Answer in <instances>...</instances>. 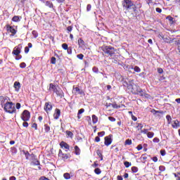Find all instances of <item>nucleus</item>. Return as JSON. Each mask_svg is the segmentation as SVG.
Wrapping results in <instances>:
<instances>
[{
	"mask_svg": "<svg viewBox=\"0 0 180 180\" xmlns=\"http://www.w3.org/2000/svg\"><path fill=\"white\" fill-rule=\"evenodd\" d=\"M128 89H130L131 92L134 95H140L141 96L148 98V94L143 92V90L134 84L128 85Z\"/></svg>",
	"mask_w": 180,
	"mask_h": 180,
	"instance_id": "1",
	"label": "nucleus"
},
{
	"mask_svg": "<svg viewBox=\"0 0 180 180\" xmlns=\"http://www.w3.org/2000/svg\"><path fill=\"white\" fill-rule=\"evenodd\" d=\"M122 5L123 7L128 11H133V12H136V11H137V7L136 6V4L130 0H124Z\"/></svg>",
	"mask_w": 180,
	"mask_h": 180,
	"instance_id": "2",
	"label": "nucleus"
},
{
	"mask_svg": "<svg viewBox=\"0 0 180 180\" xmlns=\"http://www.w3.org/2000/svg\"><path fill=\"white\" fill-rule=\"evenodd\" d=\"M4 110L7 112V113H16V108H15V104L12 102H9L5 104Z\"/></svg>",
	"mask_w": 180,
	"mask_h": 180,
	"instance_id": "3",
	"label": "nucleus"
},
{
	"mask_svg": "<svg viewBox=\"0 0 180 180\" xmlns=\"http://www.w3.org/2000/svg\"><path fill=\"white\" fill-rule=\"evenodd\" d=\"M101 49L103 51V53H105V54H107V56H110V57H112V56H113V54H115V48H113L110 46H102Z\"/></svg>",
	"mask_w": 180,
	"mask_h": 180,
	"instance_id": "4",
	"label": "nucleus"
},
{
	"mask_svg": "<svg viewBox=\"0 0 180 180\" xmlns=\"http://www.w3.org/2000/svg\"><path fill=\"white\" fill-rule=\"evenodd\" d=\"M21 119L23 122H28V120H30V112L27 110H25L21 115Z\"/></svg>",
	"mask_w": 180,
	"mask_h": 180,
	"instance_id": "5",
	"label": "nucleus"
},
{
	"mask_svg": "<svg viewBox=\"0 0 180 180\" xmlns=\"http://www.w3.org/2000/svg\"><path fill=\"white\" fill-rule=\"evenodd\" d=\"M58 157L63 161H65V160H68L70 158V155H68L67 153H63V150H59Z\"/></svg>",
	"mask_w": 180,
	"mask_h": 180,
	"instance_id": "6",
	"label": "nucleus"
},
{
	"mask_svg": "<svg viewBox=\"0 0 180 180\" xmlns=\"http://www.w3.org/2000/svg\"><path fill=\"white\" fill-rule=\"evenodd\" d=\"M22 50V45L19 44L18 46H15L12 52L13 56H19L20 54V51Z\"/></svg>",
	"mask_w": 180,
	"mask_h": 180,
	"instance_id": "7",
	"label": "nucleus"
},
{
	"mask_svg": "<svg viewBox=\"0 0 180 180\" xmlns=\"http://www.w3.org/2000/svg\"><path fill=\"white\" fill-rule=\"evenodd\" d=\"M6 27L7 32H9V33H11V36H14L16 34L17 31H16V30H15V28H13V27L9 25H6Z\"/></svg>",
	"mask_w": 180,
	"mask_h": 180,
	"instance_id": "8",
	"label": "nucleus"
},
{
	"mask_svg": "<svg viewBox=\"0 0 180 180\" xmlns=\"http://www.w3.org/2000/svg\"><path fill=\"white\" fill-rule=\"evenodd\" d=\"M0 103L1 106H5L6 103H9V98L8 96H0Z\"/></svg>",
	"mask_w": 180,
	"mask_h": 180,
	"instance_id": "9",
	"label": "nucleus"
},
{
	"mask_svg": "<svg viewBox=\"0 0 180 180\" xmlns=\"http://www.w3.org/2000/svg\"><path fill=\"white\" fill-rule=\"evenodd\" d=\"M72 94H74V95H76V96L82 95V94H84V91L78 87L73 86Z\"/></svg>",
	"mask_w": 180,
	"mask_h": 180,
	"instance_id": "10",
	"label": "nucleus"
},
{
	"mask_svg": "<svg viewBox=\"0 0 180 180\" xmlns=\"http://www.w3.org/2000/svg\"><path fill=\"white\" fill-rule=\"evenodd\" d=\"M53 109V105H51V103H46L44 105V110L46 112H50Z\"/></svg>",
	"mask_w": 180,
	"mask_h": 180,
	"instance_id": "11",
	"label": "nucleus"
},
{
	"mask_svg": "<svg viewBox=\"0 0 180 180\" xmlns=\"http://www.w3.org/2000/svg\"><path fill=\"white\" fill-rule=\"evenodd\" d=\"M54 93L60 98H63V96H64V92L60 89H56Z\"/></svg>",
	"mask_w": 180,
	"mask_h": 180,
	"instance_id": "12",
	"label": "nucleus"
},
{
	"mask_svg": "<svg viewBox=\"0 0 180 180\" xmlns=\"http://www.w3.org/2000/svg\"><path fill=\"white\" fill-rule=\"evenodd\" d=\"M60 115H61V111L60 110V109H56L55 113L53 114L54 119L57 120V119H58Z\"/></svg>",
	"mask_w": 180,
	"mask_h": 180,
	"instance_id": "13",
	"label": "nucleus"
},
{
	"mask_svg": "<svg viewBox=\"0 0 180 180\" xmlns=\"http://www.w3.org/2000/svg\"><path fill=\"white\" fill-rule=\"evenodd\" d=\"M105 146H110L112 144V139H110L109 136L105 137Z\"/></svg>",
	"mask_w": 180,
	"mask_h": 180,
	"instance_id": "14",
	"label": "nucleus"
},
{
	"mask_svg": "<svg viewBox=\"0 0 180 180\" xmlns=\"http://www.w3.org/2000/svg\"><path fill=\"white\" fill-rule=\"evenodd\" d=\"M60 146L61 148H65V150H70V145H68V143L64 141L60 142Z\"/></svg>",
	"mask_w": 180,
	"mask_h": 180,
	"instance_id": "15",
	"label": "nucleus"
},
{
	"mask_svg": "<svg viewBox=\"0 0 180 180\" xmlns=\"http://www.w3.org/2000/svg\"><path fill=\"white\" fill-rule=\"evenodd\" d=\"M172 126L174 129H178V127L180 126L179 121H178V120H174L172 122Z\"/></svg>",
	"mask_w": 180,
	"mask_h": 180,
	"instance_id": "16",
	"label": "nucleus"
},
{
	"mask_svg": "<svg viewBox=\"0 0 180 180\" xmlns=\"http://www.w3.org/2000/svg\"><path fill=\"white\" fill-rule=\"evenodd\" d=\"M14 88L17 92H19V90L20 89V83L19 82H15Z\"/></svg>",
	"mask_w": 180,
	"mask_h": 180,
	"instance_id": "17",
	"label": "nucleus"
},
{
	"mask_svg": "<svg viewBox=\"0 0 180 180\" xmlns=\"http://www.w3.org/2000/svg\"><path fill=\"white\" fill-rule=\"evenodd\" d=\"M45 5L46 6H48V8H54V5H53V3L50 1H46L45 2Z\"/></svg>",
	"mask_w": 180,
	"mask_h": 180,
	"instance_id": "18",
	"label": "nucleus"
},
{
	"mask_svg": "<svg viewBox=\"0 0 180 180\" xmlns=\"http://www.w3.org/2000/svg\"><path fill=\"white\" fill-rule=\"evenodd\" d=\"M57 86H56V85H53L52 83L49 84V91H53V92H55Z\"/></svg>",
	"mask_w": 180,
	"mask_h": 180,
	"instance_id": "19",
	"label": "nucleus"
},
{
	"mask_svg": "<svg viewBox=\"0 0 180 180\" xmlns=\"http://www.w3.org/2000/svg\"><path fill=\"white\" fill-rule=\"evenodd\" d=\"M75 153L76 155H79L81 154V149L77 146H75Z\"/></svg>",
	"mask_w": 180,
	"mask_h": 180,
	"instance_id": "20",
	"label": "nucleus"
},
{
	"mask_svg": "<svg viewBox=\"0 0 180 180\" xmlns=\"http://www.w3.org/2000/svg\"><path fill=\"white\" fill-rule=\"evenodd\" d=\"M92 122H93L94 124L98 123V117H96V115H92Z\"/></svg>",
	"mask_w": 180,
	"mask_h": 180,
	"instance_id": "21",
	"label": "nucleus"
},
{
	"mask_svg": "<svg viewBox=\"0 0 180 180\" xmlns=\"http://www.w3.org/2000/svg\"><path fill=\"white\" fill-rule=\"evenodd\" d=\"M13 22H20V18H19L18 15H15L13 18H12Z\"/></svg>",
	"mask_w": 180,
	"mask_h": 180,
	"instance_id": "22",
	"label": "nucleus"
},
{
	"mask_svg": "<svg viewBox=\"0 0 180 180\" xmlns=\"http://www.w3.org/2000/svg\"><path fill=\"white\" fill-rule=\"evenodd\" d=\"M78 44L79 46V47H82V46H84V40H82V39H79Z\"/></svg>",
	"mask_w": 180,
	"mask_h": 180,
	"instance_id": "23",
	"label": "nucleus"
},
{
	"mask_svg": "<svg viewBox=\"0 0 180 180\" xmlns=\"http://www.w3.org/2000/svg\"><path fill=\"white\" fill-rule=\"evenodd\" d=\"M147 137L148 139H153V137H154V132H148Z\"/></svg>",
	"mask_w": 180,
	"mask_h": 180,
	"instance_id": "24",
	"label": "nucleus"
},
{
	"mask_svg": "<svg viewBox=\"0 0 180 180\" xmlns=\"http://www.w3.org/2000/svg\"><path fill=\"white\" fill-rule=\"evenodd\" d=\"M110 105L113 107L114 109H119L121 108L120 105H117V104H116V103H111V104H110Z\"/></svg>",
	"mask_w": 180,
	"mask_h": 180,
	"instance_id": "25",
	"label": "nucleus"
},
{
	"mask_svg": "<svg viewBox=\"0 0 180 180\" xmlns=\"http://www.w3.org/2000/svg\"><path fill=\"white\" fill-rule=\"evenodd\" d=\"M94 172H95V174H96L97 175H99V174H101V173L102 172V171H101V169H99V168H96V169H94Z\"/></svg>",
	"mask_w": 180,
	"mask_h": 180,
	"instance_id": "26",
	"label": "nucleus"
},
{
	"mask_svg": "<svg viewBox=\"0 0 180 180\" xmlns=\"http://www.w3.org/2000/svg\"><path fill=\"white\" fill-rule=\"evenodd\" d=\"M174 44H176V46H177V49L180 52V41H175Z\"/></svg>",
	"mask_w": 180,
	"mask_h": 180,
	"instance_id": "27",
	"label": "nucleus"
},
{
	"mask_svg": "<svg viewBox=\"0 0 180 180\" xmlns=\"http://www.w3.org/2000/svg\"><path fill=\"white\" fill-rule=\"evenodd\" d=\"M23 153L25 155L26 160H29V157H30V153H29L28 151H23Z\"/></svg>",
	"mask_w": 180,
	"mask_h": 180,
	"instance_id": "28",
	"label": "nucleus"
},
{
	"mask_svg": "<svg viewBox=\"0 0 180 180\" xmlns=\"http://www.w3.org/2000/svg\"><path fill=\"white\" fill-rule=\"evenodd\" d=\"M131 171H132V172L136 174V172H139V168L137 167H131Z\"/></svg>",
	"mask_w": 180,
	"mask_h": 180,
	"instance_id": "29",
	"label": "nucleus"
},
{
	"mask_svg": "<svg viewBox=\"0 0 180 180\" xmlns=\"http://www.w3.org/2000/svg\"><path fill=\"white\" fill-rule=\"evenodd\" d=\"M124 165H125L126 168H129V167H131V162H124Z\"/></svg>",
	"mask_w": 180,
	"mask_h": 180,
	"instance_id": "30",
	"label": "nucleus"
},
{
	"mask_svg": "<svg viewBox=\"0 0 180 180\" xmlns=\"http://www.w3.org/2000/svg\"><path fill=\"white\" fill-rule=\"evenodd\" d=\"M44 130L46 133H49L50 131V127H49V125L47 124L44 125Z\"/></svg>",
	"mask_w": 180,
	"mask_h": 180,
	"instance_id": "31",
	"label": "nucleus"
},
{
	"mask_svg": "<svg viewBox=\"0 0 180 180\" xmlns=\"http://www.w3.org/2000/svg\"><path fill=\"white\" fill-rule=\"evenodd\" d=\"M66 134H67L68 137H72V136H74L72 132L70 131H66Z\"/></svg>",
	"mask_w": 180,
	"mask_h": 180,
	"instance_id": "32",
	"label": "nucleus"
},
{
	"mask_svg": "<svg viewBox=\"0 0 180 180\" xmlns=\"http://www.w3.org/2000/svg\"><path fill=\"white\" fill-rule=\"evenodd\" d=\"M148 133V129H144L141 130V134H147Z\"/></svg>",
	"mask_w": 180,
	"mask_h": 180,
	"instance_id": "33",
	"label": "nucleus"
},
{
	"mask_svg": "<svg viewBox=\"0 0 180 180\" xmlns=\"http://www.w3.org/2000/svg\"><path fill=\"white\" fill-rule=\"evenodd\" d=\"M63 176H64L65 179H70V178H71V176H70V174H68V173H65L63 174Z\"/></svg>",
	"mask_w": 180,
	"mask_h": 180,
	"instance_id": "34",
	"label": "nucleus"
},
{
	"mask_svg": "<svg viewBox=\"0 0 180 180\" xmlns=\"http://www.w3.org/2000/svg\"><path fill=\"white\" fill-rule=\"evenodd\" d=\"M166 19H167V20H169V22H172V23H174V18L171 17V15H168Z\"/></svg>",
	"mask_w": 180,
	"mask_h": 180,
	"instance_id": "35",
	"label": "nucleus"
},
{
	"mask_svg": "<svg viewBox=\"0 0 180 180\" xmlns=\"http://www.w3.org/2000/svg\"><path fill=\"white\" fill-rule=\"evenodd\" d=\"M125 144H126L127 146H131V139H127V140L125 141Z\"/></svg>",
	"mask_w": 180,
	"mask_h": 180,
	"instance_id": "36",
	"label": "nucleus"
},
{
	"mask_svg": "<svg viewBox=\"0 0 180 180\" xmlns=\"http://www.w3.org/2000/svg\"><path fill=\"white\" fill-rule=\"evenodd\" d=\"M134 70L136 72H140L141 71V69H140L139 66H135Z\"/></svg>",
	"mask_w": 180,
	"mask_h": 180,
	"instance_id": "37",
	"label": "nucleus"
},
{
	"mask_svg": "<svg viewBox=\"0 0 180 180\" xmlns=\"http://www.w3.org/2000/svg\"><path fill=\"white\" fill-rule=\"evenodd\" d=\"M62 48L63 49V50H68V45L67 44H63Z\"/></svg>",
	"mask_w": 180,
	"mask_h": 180,
	"instance_id": "38",
	"label": "nucleus"
},
{
	"mask_svg": "<svg viewBox=\"0 0 180 180\" xmlns=\"http://www.w3.org/2000/svg\"><path fill=\"white\" fill-rule=\"evenodd\" d=\"M136 127L138 130H143V124L141 123L138 124V126Z\"/></svg>",
	"mask_w": 180,
	"mask_h": 180,
	"instance_id": "39",
	"label": "nucleus"
},
{
	"mask_svg": "<svg viewBox=\"0 0 180 180\" xmlns=\"http://www.w3.org/2000/svg\"><path fill=\"white\" fill-rule=\"evenodd\" d=\"M77 58H79V60H83L84 59V55L82 53L78 54L77 56Z\"/></svg>",
	"mask_w": 180,
	"mask_h": 180,
	"instance_id": "40",
	"label": "nucleus"
},
{
	"mask_svg": "<svg viewBox=\"0 0 180 180\" xmlns=\"http://www.w3.org/2000/svg\"><path fill=\"white\" fill-rule=\"evenodd\" d=\"M56 59L55 57H52L51 59V64H56Z\"/></svg>",
	"mask_w": 180,
	"mask_h": 180,
	"instance_id": "41",
	"label": "nucleus"
},
{
	"mask_svg": "<svg viewBox=\"0 0 180 180\" xmlns=\"http://www.w3.org/2000/svg\"><path fill=\"white\" fill-rule=\"evenodd\" d=\"M84 112H85V109L81 108L80 110H79L77 115H82Z\"/></svg>",
	"mask_w": 180,
	"mask_h": 180,
	"instance_id": "42",
	"label": "nucleus"
},
{
	"mask_svg": "<svg viewBox=\"0 0 180 180\" xmlns=\"http://www.w3.org/2000/svg\"><path fill=\"white\" fill-rule=\"evenodd\" d=\"M92 71H93L94 72H96V73L97 74V72H98V71H99V69H98V68H96V67H94V68H92Z\"/></svg>",
	"mask_w": 180,
	"mask_h": 180,
	"instance_id": "43",
	"label": "nucleus"
},
{
	"mask_svg": "<svg viewBox=\"0 0 180 180\" xmlns=\"http://www.w3.org/2000/svg\"><path fill=\"white\" fill-rule=\"evenodd\" d=\"M91 8H92V6L91 4H88L87 6H86L87 12H89Z\"/></svg>",
	"mask_w": 180,
	"mask_h": 180,
	"instance_id": "44",
	"label": "nucleus"
},
{
	"mask_svg": "<svg viewBox=\"0 0 180 180\" xmlns=\"http://www.w3.org/2000/svg\"><path fill=\"white\" fill-rule=\"evenodd\" d=\"M108 120H110V122H116V118L113 117H108Z\"/></svg>",
	"mask_w": 180,
	"mask_h": 180,
	"instance_id": "45",
	"label": "nucleus"
},
{
	"mask_svg": "<svg viewBox=\"0 0 180 180\" xmlns=\"http://www.w3.org/2000/svg\"><path fill=\"white\" fill-rule=\"evenodd\" d=\"M98 136H99V137H103V136H105V131L98 132Z\"/></svg>",
	"mask_w": 180,
	"mask_h": 180,
	"instance_id": "46",
	"label": "nucleus"
},
{
	"mask_svg": "<svg viewBox=\"0 0 180 180\" xmlns=\"http://www.w3.org/2000/svg\"><path fill=\"white\" fill-rule=\"evenodd\" d=\"M20 68H26V63H21L20 64Z\"/></svg>",
	"mask_w": 180,
	"mask_h": 180,
	"instance_id": "47",
	"label": "nucleus"
},
{
	"mask_svg": "<svg viewBox=\"0 0 180 180\" xmlns=\"http://www.w3.org/2000/svg\"><path fill=\"white\" fill-rule=\"evenodd\" d=\"M160 154L162 157H164V155H165V154H167V152H165V150H161Z\"/></svg>",
	"mask_w": 180,
	"mask_h": 180,
	"instance_id": "48",
	"label": "nucleus"
},
{
	"mask_svg": "<svg viewBox=\"0 0 180 180\" xmlns=\"http://www.w3.org/2000/svg\"><path fill=\"white\" fill-rule=\"evenodd\" d=\"M22 126L24 127H29V123H27L26 121H24V122L22 123Z\"/></svg>",
	"mask_w": 180,
	"mask_h": 180,
	"instance_id": "49",
	"label": "nucleus"
},
{
	"mask_svg": "<svg viewBox=\"0 0 180 180\" xmlns=\"http://www.w3.org/2000/svg\"><path fill=\"white\" fill-rule=\"evenodd\" d=\"M32 34H33V36H34V37H37L39 35L37 34V32H36V31H32Z\"/></svg>",
	"mask_w": 180,
	"mask_h": 180,
	"instance_id": "50",
	"label": "nucleus"
},
{
	"mask_svg": "<svg viewBox=\"0 0 180 180\" xmlns=\"http://www.w3.org/2000/svg\"><path fill=\"white\" fill-rule=\"evenodd\" d=\"M153 141V143H160V139L154 138Z\"/></svg>",
	"mask_w": 180,
	"mask_h": 180,
	"instance_id": "51",
	"label": "nucleus"
},
{
	"mask_svg": "<svg viewBox=\"0 0 180 180\" xmlns=\"http://www.w3.org/2000/svg\"><path fill=\"white\" fill-rule=\"evenodd\" d=\"M32 129H35V130H37V124L34 123L32 125Z\"/></svg>",
	"mask_w": 180,
	"mask_h": 180,
	"instance_id": "52",
	"label": "nucleus"
},
{
	"mask_svg": "<svg viewBox=\"0 0 180 180\" xmlns=\"http://www.w3.org/2000/svg\"><path fill=\"white\" fill-rule=\"evenodd\" d=\"M95 141L96 143H99V141H101V138L99 136H96Z\"/></svg>",
	"mask_w": 180,
	"mask_h": 180,
	"instance_id": "53",
	"label": "nucleus"
},
{
	"mask_svg": "<svg viewBox=\"0 0 180 180\" xmlns=\"http://www.w3.org/2000/svg\"><path fill=\"white\" fill-rule=\"evenodd\" d=\"M15 60H20L22 58V56L20 54L15 55Z\"/></svg>",
	"mask_w": 180,
	"mask_h": 180,
	"instance_id": "54",
	"label": "nucleus"
},
{
	"mask_svg": "<svg viewBox=\"0 0 180 180\" xmlns=\"http://www.w3.org/2000/svg\"><path fill=\"white\" fill-rule=\"evenodd\" d=\"M159 169L160 171L164 172L165 170V167L164 166H160Z\"/></svg>",
	"mask_w": 180,
	"mask_h": 180,
	"instance_id": "55",
	"label": "nucleus"
},
{
	"mask_svg": "<svg viewBox=\"0 0 180 180\" xmlns=\"http://www.w3.org/2000/svg\"><path fill=\"white\" fill-rule=\"evenodd\" d=\"M138 151H140V150H143V146L141 145H139L137 147H136Z\"/></svg>",
	"mask_w": 180,
	"mask_h": 180,
	"instance_id": "56",
	"label": "nucleus"
},
{
	"mask_svg": "<svg viewBox=\"0 0 180 180\" xmlns=\"http://www.w3.org/2000/svg\"><path fill=\"white\" fill-rule=\"evenodd\" d=\"M68 32H72V26H68L67 27Z\"/></svg>",
	"mask_w": 180,
	"mask_h": 180,
	"instance_id": "57",
	"label": "nucleus"
},
{
	"mask_svg": "<svg viewBox=\"0 0 180 180\" xmlns=\"http://www.w3.org/2000/svg\"><path fill=\"white\" fill-rule=\"evenodd\" d=\"M166 119H167V122H171V120H172V118H171L170 115H167Z\"/></svg>",
	"mask_w": 180,
	"mask_h": 180,
	"instance_id": "58",
	"label": "nucleus"
},
{
	"mask_svg": "<svg viewBox=\"0 0 180 180\" xmlns=\"http://www.w3.org/2000/svg\"><path fill=\"white\" fill-rule=\"evenodd\" d=\"M156 12H158V13H161V12H162V10L160 8H156Z\"/></svg>",
	"mask_w": 180,
	"mask_h": 180,
	"instance_id": "59",
	"label": "nucleus"
},
{
	"mask_svg": "<svg viewBox=\"0 0 180 180\" xmlns=\"http://www.w3.org/2000/svg\"><path fill=\"white\" fill-rule=\"evenodd\" d=\"M163 72H164V71L162 70V68H158V72L159 74H162Z\"/></svg>",
	"mask_w": 180,
	"mask_h": 180,
	"instance_id": "60",
	"label": "nucleus"
},
{
	"mask_svg": "<svg viewBox=\"0 0 180 180\" xmlns=\"http://www.w3.org/2000/svg\"><path fill=\"white\" fill-rule=\"evenodd\" d=\"M152 160H153V161L154 162H157V161H158V158H157V157H153V158H152Z\"/></svg>",
	"mask_w": 180,
	"mask_h": 180,
	"instance_id": "61",
	"label": "nucleus"
},
{
	"mask_svg": "<svg viewBox=\"0 0 180 180\" xmlns=\"http://www.w3.org/2000/svg\"><path fill=\"white\" fill-rule=\"evenodd\" d=\"M16 109H20V103H17L16 105H15Z\"/></svg>",
	"mask_w": 180,
	"mask_h": 180,
	"instance_id": "62",
	"label": "nucleus"
},
{
	"mask_svg": "<svg viewBox=\"0 0 180 180\" xmlns=\"http://www.w3.org/2000/svg\"><path fill=\"white\" fill-rule=\"evenodd\" d=\"M25 53L26 54H27V53H29V47L26 46V47L25 48Z\"/></svg>",
	"mask_w": 180,
	"mask_h": 180,
	"instance_id": "63",
	"label": "nucleus"
},
{
	"mask_svg": "<svg viewBox=\"0 0 180 180\" xmlns=\"http://www.w3.org/2000/svg\"><path fill=\"white\" fill-rule=\"evenodd\" d=\"M9 180H16V177H15V176H11L10 178H9Z\"/></svg>",
	"mask_w": 180,
	"mask_h": 180,
	"instance_id": "64",
	"label": "nucleus"
}]
</instances>
